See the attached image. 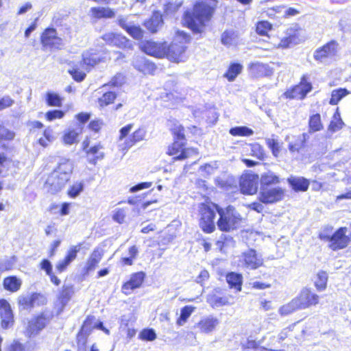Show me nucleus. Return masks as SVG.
Segmentation results:
<instances>
[{"mask_svg":"<svg viewBox=\"0 0 351 351\" xmlns=\"http://www.w3.org/2000/svg\"><path fill=\"white\" fill-rule=\"evenodd\" d=\"M283 196L284 191L280 187L261 186L259 199L264 204H273L279 202Z\"/></svg>","mask_w":351,"mask_h":351,"instance_id":"12","label":"nucleus"},{"mask_svg":"<svg viewBox=\"0 0 351 351\" xmlns=\"http://www.w3.org/2000/svg\"><path fill=\"white\" fill-rule=\"evenodd\" d=\"M72 78L77 82H82L86 76L84 71L80 70L78 67L74 66L68 71Z\"/></svg>","mask_w":351,"mask_h":351,"instance_id":"53","label":"nucleus"},{"mask_svg":"<svg viewBox=\"0 0 351 351\" xmlns=\"http://www.w3.org/2000/svg\"><path fill=\"white\" fill-rule=\"evenodd\" d=\"M104 125V123L101 119H96L89 122L88 128L90 131L98 133L101 131Z\"/></svg>","mask_w":351,"mask_h":351,"instance_id":"60","label":"nucleus"},{"mask_svg":"<svg viewBox=\"0 0 351 351\" xmlns=\"http://www.w3.org/2000/svg\"><path fill=\"white\" fill-rule=\"evenodd\" d=\"M265 142L267 147L271 150L273 155L275 157H277L280 149V146L278 140L274 138H267L265 139Z\"/></svg>","mask_w":351,"mask_h":351,"instance_id":"55","label":"nucleus"},{"mask_svg":"<svg viewBox=\"0 0 351 351\" xmlns=\"http://www.w3.org/2000/svg\"><path fill=\"white\" fill-rule=\"evenodd\" d=\"M216 2L215 0H209V3H197L194 6L193 14L189 12L184 14V23L194 32H200L205 21L210 19Z\"/></svg>","mask_w":351,"mask_h":351,"instance_id":"1","label":"nucleus"},{"mask_svg":"<svg viewBox=\"0 0 351 351\" xmlns=\"http://www.w3.org/2000/svg\"><path fill=\"white\" fill-rule=\"evenodd\" d=\"M199 226L206 233H211L215 229L214 219L215 217V210L204 204L199 206Z\"/></svg>","mask_w":351,"mask_h":351,"instance_id":"9","label":"nucleus"},{"mask_svg":"<svg viewBox=\"0 0 351 351\" xmlns=\"http://www.w3.org/2000/svg\"><path fill=\"white\" fill-rule=\"evenodd\" d=\"M215 208L219 215L217 225L221 231L229 232L238 228L242 217L234 206H228L222 208L215 206Z\"/></svg>","mask_w":351,"mask_h":351,"instance_id":"3","label":"nucleus"},{"mask_svg":"<svg viewBox=\"0 0 351 351\" xmlns=\"http://www.w3.org/2000/svg\"><path fill=\"white\" fill-rule=\"evenodd\" d=\"M328 276L325 271H319L317 275L315 285L319 291L324 290L327 284Z\"/></svg>","mask_w":351,"mask_h":351,"instance_id":"51","label":"nucleus"},{"mask_svg":"<svg viewBox=\"0 0 351 351\" xmlns=\"http://www.w3.org/2000/svg\"><path fill=\"white\" fill-rule=\"evenodd\" d=\"M124 76L121 73L114 75L108 83L110 87H120L124 84Z\"/></svg>","mask_w":351,"mask_h":351,"instance_id":"59","label":"nucleus"},{"mask_svg":"<svg viewBox=\"0 0 351 351\" xmlns=\"http://www.w3.org/2000/svg\"><path fill=\"white\" fill-rule=\"evenodd\" d=\"M217 291L215 290V293H210L207 296V302L214 308L221 307L225 305H230L233 304V302L230 301L232 298L229 296H221L218 295Z\"/></svg>","mask_w":351,"mask_h":351,"instance_id":"28","label":"nucleus"},{"mask_svg":"<svg viewBox=\"0 0 351 351\" xmlns=\"http://www.w3.org/2000/svg\"><path fill=\"white\" fill-rule=\"evenodd\" d=\"M251 154L259 160H264L266 157L263 147L258 143L251 145Z\"/></svg>","mask_w":351,"mask_h":351,"instance_id":"54","label":"nucleus"},{"mask_svg":"<svg viewBox=\"0 0 351 351\" xmlns=\"http://www.w3.org/2000/svg\"><path fill=\"white\" fill-rule=\"evenodd\" d=\"M145 276L143 271L132 274L129 280L122 285V293L128 295L131 294L134 289L139 288L143 283Z\"/></svg>","mask_w":351,"mask_h":351,"instance_id":"20","label":"nucleus"},{"mask_svg":"<svg viewBox=\"0 0 351 351\" xmlns=\"http://www.w3.org/2000/svg\"><path fill=\"white\" fill-rule=\"evenodd\" d=\"M241 266L249 269H256L263 264V259L254 250L243 252L240 258Z\"/></svg>","mask_w":351,"mask_h":351,"instance_id":"13","label":"nucleus"},{"mask_svg":"<svg viewBox=\"0 0 351 351\" xmlns=\"http://www.w3.org/2000/svg\"><path fill=\"white\" fill-rule=\"evenodd\" d=\"M312 89V85L308 82L306 75H304L298 85L294 86L291 91L287 93V96L291 98L304 99L308 93Z\"/></svg>","mask_w":351,"mask_h":351,"instance_id":"22","label":"nucleus"},{"mask_svg":"<svg viewBox=\"0 0 351 351\" xmlns=\"http://www.w3.org/2000/svg\"><path fill=\"white\" fill-rule=\"evenodd\" d=\"M127 215V210L123 208H117L112 215V219L114 221L119 223H123L125 221Z\"/></svg>","mask_w":351,"mask_h":351,"instance_id":"58","label":"nucleus"},{"mask_svg":"<svg viewBox=\"0 0 351 351\" xmlns=\"http://www.w3.org/2000/svg\"><path fill=\"white\" fill-rule=\"evenodd\" d=\"M125 31L134 39H141L143 36L142 29L138 26L130 25Z\"/></svg>","mask_w":351,"mask_h":351,"instance_id":"57","label":"nucleus"},{"mask_svg":"<svg viewBox=\"0 0 351 351\" xmlns=\"http://www.w3.org/2000/svg\"><path fill=\"white\" fill-rule=\"evenodd\" d=\"M248 69L250 74L255 77L269 76L273 73L272 69L268 64L260 62L250 64Z\"/></svg>","mask_w":351,"mask_h":351,"instance_id":"24","label":"nucleus"},{"mask_svg":"<svg viewBox=\"0 0 351 351\" xmlns=\"http://www.w3.org/2000/svg\"><path fill=\"white\" fill-rule=\"evenodd\" d=\"M219 324V321L217 317L212 315L202 318L197 324V327L202 332L209 333L215 329Z\"/></svg>","mask_w":351,"mask_h":351,"instance_id":"29","label":"nucleus"},{"mask_svg":"<svg viewBox=\"0 0 351 351\" xmlns=\"http://www.w3.org/2000/svg\"><path fill=\"white\" fill-rule=\"evenodd\" d=\"M343 122L342 121L340 114L337 111L332 117V121L328 127V130L335 132L342 128Z\"/></svg>","mask_w":351,"mask_h":351,"instance_id":"48","label":"nucleus"},{"mask_svg":"<svg viewBox=\"0 0 351 351\" xmlns=\"http://www.w3.org/2000/svg\"><path fill=\"white\" fill-rule=\"evenodd\" d=\"M22 284V280L15 275L5 277L2 282L3 289L10 293L18 292L21 289Z\"/></svg>","mask_w":351,"mask_h":351,"instance_id":"27","label":"nucleus"},{"mask_svg":"<svg viewBox=\"0 0 351 351\" xmlns=\"http://www.w3.org/2000/svg\"><path fill=\"white\" fill-rule=\"evenodd\" d=\"M104 147L101 142L90 145V139L86 137L82 143V150L88 164L96 166L99 162L104 159L106 154Z\"/></svg>","mask_w":351,"mask_h":351,"instance_id":"6","label":"nucleus"},{"mask_svg":"<svg viewBox=\"0 0 351 351\" xmlns=\"http://www.w3.org/2000/svg\"><path fill=\"white\" fill-rule=\"evenodd\" d=\"M46 302V298L39 292L21 294L16 298V304L19 311H31L36 305H43Z\"/></svg>","mask_w":351,"mask_h":351,"instance_id":"8","label":"nucleus"},{"mask_svg":"<svg viewBox=\"0 0 351 351\" xmlns=\"http://www.w3.org/2000/svg\"><path fill=\"white\" fill-rule=\"evenodd\" d=\"M14 132L0 124V143L11 141L14 139Z\"/></svg>","mask_w":351,"mask_h":351,"instance_id":"49","label":"nucleus"},{"mask_svg":"<svg viewBox=\"0 0 351 351\" xmlns=\"http://www.w3.org/2000/svg\"><path fill=\"white\" fill-rule=\"evenodd\" d=\"M183 141L177 140L175 141L171 147H169L168 154L171 156H176L174 158L176 160H183L189 158L192 154H197V152L194 148L184 149Z\"/></svg>","mask_w":351,"mask_h":351,"instance_id":"21","label":"nucleus"},{"mask_svg":"<svg viewBox=\"0 0 351 351\" xmlns=\"http://www.w3.org/2000/svg\"><path fill=\"white\" fill-rule=\"evenodd\" d=\"M347 228H340L332 234L329 247L333 251L346 247L350 242V238L346 234Z\"/></svg>","mask_w":351,"mask_h":351,"instance_id":"14","label":"nucleus"},{"mask_svg":"<svg viewBox=\"0 0 351 351\" xmlns=\"http://www.w3.org/2000/svg\"><path fill=\"white\" fill-rule=\"evenodd\" d=\"M71 168L66 164L59 165L47 178L45 184L51 193L60 191L70 180Z\"/></svg>","mask_w":351,"mask_h":351,"instance_id":"2","label":"nucleus"},{"mask_svg":"<svg viewBox=\"0 0 351 351\" xmlns=\"http://www.w3.org/2000/svg\"><path fill=\"white\" fill-rule=\"evenodd\" d=\"M279 182V178L271 171L263 173L261 178V186H269L270 184H275Z\"/></svg>","mask_w":351,"mask_h":351,"instance_id":"41","label":"nucleus"},{"mask_svg":"<svg viewBox=\"0 0 351 351\" xmlns=\"http://www.w3.org/2000/svg\"><path fill=\"white\" fill-rule=\"evenodd\" d=\"M221 43L227 47L235 46L239 43V36L234 30L225 31L221 35Z\"/></svg>","mask_w":351,"mask_h":351,"instance_id":"34","label":"nucleus"},{"mask_svg":"<svg viewBox=\"0 0 351 351\" xmlns=\"http://www.w3.org/2000/svg\"><path fill=\"white\" fill-rule=\"evenodd\" d=\"M258 177L254 173H245L240 178L241 191L243 194L252 195L257 191Z\"/></svg>","mask_w":351,"mask_h":351,"instance_id":"18","label":"nucleus"},{"mask_svg":"<svg viewBox=\"0 0 351 351\" xmlns=\"http://www.w3.org/2000/svg\"><path fill=\"white\" fill-rule=\"evenodd\" d=\"M90 15L95 20L112 19L115 16V12L109 7L95 6L90 9Z\"/></svg>","mask_w":351,"mask_h":351,"instance_id":"26","label":"nucleus"},{"mask_svg":"<svg viewBox=\"0 0 351 351\" xmlns=\"http://www.w3.org/2000/svg\"><path fill=\"white\" fill-rule=\"evenodd\" d=\"M63 100V97L56 93L48 91L45 94V102L48 106L60 108L62 106Z\"/></svg>","mask_w":351,"mask_h":351,"instance_id":"37","label":"nucleus"},{"mask_svg":"<svg viewBox=\"0 0 351 351\" xmlns=\"http://www.w3.org/2000/svg\"><path fill=\"white\" fill-rule=\"evenodd\" d=\"M101 38L107 45L116 47L121 49H132L133 45L128 38L121 34L116 32H106L104 34Z\"/></svg>","mask_w":351,"mask_h":351,"instance_id":"10","label":"nucleus"},{"mask_svg":"<svg viewBox=\"0 0 351 351\" xmlns=\"http://www.w3.org/2000/svg\"><path fill=\"white\" fill-rule=\"evenodd\" d=\"M65 115V111L59 109L48 110L45 114V119L47 121H53L56 119H61Z\"/></svg>","mask_w":351,"mask_h":351,"instance_id":"50","label":"nucleus"},{"mask_svg":"<svg viewBox=\"0 0 351 351\" xmlns=\"http://www.w3.org/2000/svg\"><path fill=\"white\" fill-rule=\"evenodd\" d=\"M168 46L165 43H155V58H167Z\"/></svg>","mask_w":351,"mask_h":351,"instance_id":"52","label":"nucleus"},{"mask_svg":"<svg viewBox=\"0 0 351 351\" xmlns=\"http://www.w3.org/2000/svg\"><path fill=\"white\" fill-rule=\"evenodd\" d=\"M145 132L143 129L138 128L135 130L128 138L125 139L124 149H128L138 142L143 140Z\"/></svg>","mask_w":351,"mask_h":351,"instance_id":"33","label":"nucleus"},{"mask_svg":"<svg viewBox=\"0 0 351 351\" xmlns=\"http://www.w3.org/2000/svg\"><path fill=\"white\" fill-rule=\"evenodd\" d=\"M104 61L97 50L90 49L84 51L82 54L80 65L86 71H89L97 64Z\"/></svg>","mask_w":351,"mask_h":351,"instance_id":"16","label":"nucleus"},{"mask_svg":"<svg viewBox=\"0 0 351 351\" xmlns=\"http://www.w3.org/2000/svg\"><path fill=\"white\" fill-rule=\"evenodd\" d=\"M79 251L80 248H78L77 246H73L70 247L63 259L60 261L56 265V271L58 273H62L65 271L71 262H73L76 258Z\"/></svg>","mask_w":351,"mask_h":351,"instance_id":"23","label":"nucleus"},{"mask_svg":"<svg viewBox=\"0 0 351 351\" xmlns=\"http://www.w3.org/2000/svg\"><path fill=\"white\" fill-rule=\"evenodd\" d=\"M53 315L47 311H41L33 315L27 321L24 330V335L27 338L31 339L38 335L50 323Z\"/></svg>","mask_w":351,"mask_h":351,"instance_id":"5","label":"nucleus"},{"mask_svg":"<svg viewBox=\"0 0 351 351\" xmlns=\"http://www.w3.org/2000/svg\"><path fill=\"white\" fill-rule=\"evenodd\" d=\"M6 351H25V346L19 340H14L8 346Z\"/></svg>","mask_w":351,"mask_h":351,"instance_id":"64","label":"nucleus"},{"mask_svg":"<svg viewBox=\"0 0 351 351\" xmlns=\"http://www.w3.org/2000/svg\"><path fill=\"white\" fill-rule=\"evenodd\" d=\"M138 338L142 341H153L154 340V329L144 328L138 335Z\"/></svg>","mask_w":351,"mask_h":351,"instance_id":"62","label":"nucleus"},{"mask_svg":"<svg viewBox=\"0 0 351 351\" xmlns=\"http://www.w3.org/2000/svg\"><path fill=\"white\" fill-rule=\"evenodd\" d=\"M83 132V125L80 128L79 132H76L73 129H69L66 130L62 135V142L65 145H71L77 142V138Z\"/></svg>","mask_w":351,"mask_h":351,"instance_id":"36","label":"nucleus"},{"mask_svg":"<svg viewBox=\"0 0 351 351\" xmlns=\"http://www.w3.org/2000/svg\"><path fill=\"white\" fill-rule=\"evenodd\" d=\"M243 66L239 63H232L230 65L227 72L224 74V77L229 82H232L241 73Z\"/></svg>","mask_w":351,"mask_h":351,"instance_id":"40","label":"nucleus"},{"mask_svg":"<svg viewBox=\"0 0 351 351\" xmlns=\"http://www.w3.org/2000/svg\"><path fill=\"white\" fill-rule=\"evenodd\" d=\"M295 300L300 309H305L315 306L319 302V296L308 289H303Z\"/></svg>","mask_w":351,"mask_h":351,"instance_id":"19","label":"nucleus"},{"mask_svg":"<svg viewBox=\"0 0 351 351\" xmlns=\"http://www.w3.org/2000/svg\"><path fill=\"white\" fill-rule=\"evenodd\" d=\"M40 269L44 270L45 274L49 277L51 282L56 286L60 285V280L53 272L52 265L51 262L46 258L43 259L39 264Z\"/></svg>","mask_w":351,"mask_h":351,"instance_id":"31","label":"nucleus"},{"mask_svg":"<svg viewBox=\"0 0 351 351\" xmlns=\"http://www.w3.org/2000/svg\"><path fill=\"white\" fill-rule=\"evenodd\" d=\"M141 50L145 53L154 56V43L152 41L143 42L140 45Z\"/></svg>","mask_w":351,"mask_h":351,"instance_id":"63","label":"nucleus"},{"mask_svg":"<svg viewBox=\"0 0 351 351\" xmlns=\"http://www.w3.org/2000/svg\"><path fill=\"white\" fill-rule=\"evenodd\" d=\"M117 97V94L111 90L104 93L101 97L97 98V103L99 109H104L106 107L114 103Z\"/></svg>","mask_w":351,"mask_h":351,"instance_id":"30","label":"nucleus"},{"mask_svg":"<svg viewBox=\"0 0 351 351\" xmlns=\"http://www.w3.org/2000/svg\"><path fill=\"white\" fill-rule=\"evenodd\" d=\"M190 38L183 31H177L174 42L168 46L167 59L175 62H184L187 58L184 44L189 43Z\"/></svg>","mask_w":351,"mask_h":351,"instance_id":"4","label":"nucleus"},{"mask_svg":"<svg viewBox=\"0 0 351 351\" xmlns=\"http://www.w3.org/2000/svg\"><path fill=\"white\" fill-rule=\"evenodd\" d=\"M253 133V130L246 126L234 127L230 130V134L232 136H250Z\"/></svg>","mask_w":351,"mask_h":351,"instance_id":"47","label":"nucleus"},{"mask_svg":"<svg viewBox=\"0 0 351 351\" xmlns=\"http://www.w3.org/2000/svg\"><path fill=\"white\" fill-rule=\"evenodd\" d=\"M128 257H121L119 263L121 266H131L134 263V261L138 255V248L136 245H132L128 248Z\"/></svg>","mask_w":351,"mask_h":351,"instance_id":"39","label":"nucleus"},{"mask_svg":"<svg viewBox=\"0 0 351 351\" xmlns=\"http://www.w3.org/2000/svg\"><path fill=\"white\" fill-rule=\"evenodd\" d=\"M348 94L349 92L346 88H338L333 90L331 93L330 104L331 105L337 104L344 97Z\"/></svg>","mask_w":351,"mask_h":351,"instance_id":"44","label":"nucleus"},{"mask_svg":"<svg viewBox=\"0 0 351 351\" xmlns=\"http://www.w3.org/2000/svg\"><path fill=\"white\" fill-rule=\"evenodd\" d=\"M55 139L53 129L48 126L45 128L42 133V136L37 140V143L43 147L49 146Z\"/></svg>","mask_w":351,"mask_h":351,"instance_id":"35","label":"nucleus"},{"mask_svg":"<svg viewBox=\"0 0 351 351\" xmlns=\"http://www.w3.org/2000/svg\"><path fill=\"white\" fill-rule=\"evenodd\" d=\"M84 189V184L81 182H75L67 191V195L71 198L77 197Z\"/></svg>","mask_w":351,"mask_h":351,"instance_id":"56","label":"nucleus"},{"mask_svg":"<svg viewBox=\"0 0 351 351\" xmlns=\"http://www.w3.org/2000/svg\"><path fill=\"white\" fill-rule=\"evenodd\" d=\"M271 29V25L265 21H260L256 25V32L260 35H265Z\"/></svg>","mask_w":351,"mask_h":351,"instance_id":"61","label":"nucleus"},{"mask_svg":"<svg viewBox=\"0 0 351 351\" xmlns=\"http://www.w3.org/2000/svg\"><path fill=\"white\" fill-rule=\"evenodd\" d=\"M338 44L335 41H330L315 50L314 58L320 62H326L331 60L337 52Z\"/></svg>","mask_w":351,"mask_h":351,"instance_id":"15","label":"nucleus"},{"mask_svg":"<svg viewBox=\"0 0 351 351\" xmlns=\"http://www.w3.org/2000/svg\"><path fill=\"white\" fill-rule=\"evenodd\" d=\"M40 43L43 50H60L64 45L62 38L53 27H47L43 29L40 36Z\"/></svg>","mask_w":351,"mask_h":351,"instance_id":"7","label":"nucleus"},{"mask_svg":"<svg viewBox=\"0 0 351 351\" xmlns=\"http://www.w3.org/2000/svg\"><path fill=\"white\" fill-rule=\"evenodd\" d=\"M104 256V250L97 247L89 254L86 264L83 268V274L88 275L90 272L94 271L100 264Z\"/></svg>","mask_w":351,"mask_h":351,"instance_id":"17","label":"nucleus"},{"mask_svg":"<svg viewBox=\"0 0 351 351\" xmlns=\"http://www.w3.org/2000/svg\"><path fill=\"white\" fill-rule=\"evenodd\" d=\"M309 131L311 132H315L321 130L323 128V125L321 121V117L319 114H315L310 117L308 121Z\"/></svg>","mask_w":351,"mask_h":351,"instance_id":"42","label":"nucleus"},{"mask_svg":"<svg viewBox=\"0 0 351 351\" xmlns=\"http://www.w3.org/2000/svg\"><path fill=\"white\" fill-rule=\"evenodd\" d=\"M74 293L73 285H63L59 291L56 298L57 304L62 311L68 304Z\"/></svg>","mask_w":351,"mask_h":351,"instance_id":"25","label":"nucleus"},{"mask_svg":"<svg viewBox=\"0 0 351 351\" xmlns=\"http://www.w3.org/2000/svg\"><path fill=\"white\" fill-rule=\"evenodd\" d=\"M288 182L295 191H306L309 186V181L303 177H293L288 178Z\"/></svg>","mask_w":351,"mask_h":351,"instance_id":"32","label":"nucleus"},{"mask_svg":"<svg viewBox=\"0 0 351 351\" xmlns=\"http://www.w3.org/2000/svg\"><path fill=\"white\" fill-rule=\"evenodd\" d=\"M195 307L192 306H185L180 311V315L177 320V324L179 326L184 325L187 321L188 318L195 310Z\"/></svg>","mask_w":351,"mask_h":351,"instance_id":"43","label":"nucleus"},{"mask_svg":"<svg viewBox=\"0 0 351 351\" xmlns=\"http://www.w3.org/2000/svg\"><path fill=\"white\" fill-rule=\"evenodd\" d=\"M300 310L298 303L295 299H293L290 302L283 305L279 309V313L281 315H287L292 313L293 312Z\"/></svg>","mask_w":351,"mask_h":351,"instance_id":"46","label":"nucleus"},{"mask_svg":"<svg viewBox=\"0 0 351 351\" xmlns=\"http://www.w3.org/2000/svg\"><path fill=\"white\" fill-rule=\"evenodd\" d=\"M298 43V38L295 34L289 35L287 37L282 38L276 45L277 48H288Z\"/></svg>","mask_w":351,"mask_h":351,"instance_id":"45","label":"nucleus"},{"mask_svg":"<svg viewBox=\"0 0 351 351\" xmlns=\"http://www.w3.org/2000/svg\"><path fill=\"white\" fill-rule=\"evenodd\" d=\"M243 277L241 274L234 272L228 273L226 275V281L231 288L237 291L241 290Z\"/></svg>","mask_w":351,"mask_h":351,"instance_id":"38","label":"nucleus"},{"mask_svg":"<svg viewBox=\"0 0 351 351\" xmlns=\"http://www.w3.org/2000/svg\"><path fill=\"white\" fill-rule=\"evenodd\" d=\"M14 324V315L9 302L0 298V325L3 329H8Z\"/></svg>","mask_w":351,"mask_h":351,"instance_id":"11","label":"nucleus"}]
</instances>
